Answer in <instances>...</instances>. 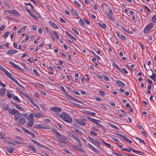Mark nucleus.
<instances>
[{
	"label": "nucleus",
	"instance_id": "nucleus-39",
	"mask_svg": "<svg viewBox=\"0 0 156 156\" xmlns=\"http://www.w3.org/2000/svg\"><path fill=\"white\" fill-rule=\"evenodd\" d=\"M28 99V100L32 104L33 103L34 101L33 98L31 97H30L29 96L27 97V98Z\"/></svg>",
	"mask_w": 156,
	"mask_h": 156
},
{
	"label": "nucleus",
	"instance_id": "nucleus-47",
	"mask_svg": "<svg viewBox=\"0 0 156 156\" xmlns=\"http://www.w3.org/2000/svg\"><path fill=\"white\" fill-rule=\"evenodd\" d=\"M60 88L61 89V90H62V91L65 93H66V94H65L66 95V94H68V93L66 91V90H65V89H64V87H63L62 86L60 87Z\"/></svg>",
	"mask_w": 156,
	"mask_h": 156
},
{
	"label": "nucleus",
	"instance_id": "nucleus-34",
	"mask_svg": "<svg viewBox=\"0 0 156 156\" xmlns=\"http://www.w3.org/2000/svg\"><path fill=\"white\" fill-rule=\"evenodd\" d=\"M50 129H51V131L54 132L56 134H58L59 133L57 131V130L53 127L51 128L50 127Z\"/></svg>",
	"mask_w": 156,
	"mask_h": 156
},
{
	"label": "nucleus",
	"instance_id": "nucleus-58",
	"mask_svg": "<svg viewBox=\"0 0 156 156\" xmlns=\"http://www.w3.org/2000/svg\"><path fill=\"white\" fill-rule=\"evenodd\" d=\"M111 126L115 129L117 130H119V129L117 127L113 124H111Z\"/></svg>",
	"mask_w": 156,
	"mask_h": 156
},
{
	"label": "nucleus",
	"instance_id": "nucleus-43",
	"mask_svg": "<svg viewBox=\"0 0 156 156\" xmlns=\"http://www.w3.org/2000/svg\"><path fill=\"white\" fill-rule=\"evenodd\" d=\"M121 71L123 74H127L128 73V71L125 68H123Z\"/></svg>",
	"mask_w": 156,
	"mask_h": 156
},
{
	"label": "nucleus",
	"instance_id": "nucleus-40",
	"mask_svg": "<svg viewBox=\"0 0 156 156\" xmlns=\"http://www.w3.org/2000/svg\"><path fill=\"white\" fill-rule=\"evenodd\" d=\"M150 77L153 80H156V75L154 73L152 74V75Z\"/></svg>",
	"mask_w": 156,
	"mask_h": 156
},
{
	"label": "nucleus",
	"instance_id": "nucleus-8",
	"mask_svg": "<svg viewBox=\"0 0 156 156\" xmlns=\"http://www.w3.org/2000/svg\"><path fill=\"white\" fill-rule=\"evenodd\" d=\"M113 13L111 9L109 10V13L107 14V16L108 18L112 21H114L115 20V18L112 17Z\"/></svg>",
	"mask_w": 156,
	"mask_h": 156
},
{
	"label": "nucleus",
	"instance_id": "nucleus-64",
	"mask_svg": "<svg viewBox=\"0 0 156 156\" xmlns=\"http://www.w3.org/2000/svg\"><path fill=\"white\" fill-rule=\"evenodd\" d=\"M5 26L4 25H2L0 27V31L3 30L5 28Z\"/></svg>",
	"mask_w": 156,
	"mask_h": 156
},
{
	"label": "nucleus",
	"instance_id": "nucleus-2",
	"mask_svg": "<svg viewBox=\"0 0 156 156\" xmlns=\"http://www.w3.org/2000/svg\"><path fill=\"white\" fill-rule=\"evenodd\" d=\"M154 26V24L152 23H149L147 25L144 29V34H146L152 29Z\"/></svg>",
	"mask_w": 156,
	"mask_h": 156
},
{
	"label": "nucleus",
	"instance_id": "nucleus-53",
	"mask_svg": "<svg viewBox=\"0 0 156 156\" xmlns=\"http://www.w3.org/2000/svg\"><path fill=\"white\" fill-rule=\"evenodd\" d=\"M71 29L74 32L75 34L79 35V33L76 30H75L73 27H72L71 28Z\"/></svg>",
	"mask_w": 156,
	"mask_h": 156
},
{
	"label": "nucleus",
	"instance_id": "nucleus-3",
	"mask_svg": "<svg viewBox=\"0 0 156 156\" xmlns=\"http://www.w3.org/2000/svg\"><path fill=\"white\" fill-rule=\"evenodd\" d=\"M50 110L53 112H55L56 115H57L58 113L62 111V109L59 107L55 106L50 108Z\"/></svg>",
	"mask_w": 156,
	"mask_h": 156
},
{
	"label": "nucleus",
	"instance_id": "nucleus-63",
	"mask_svg": "<svg viewBox=\"0 0 156 156\" xmlns=\"http://www.w3.org/2000/svg\"><path fill=\"white\" fill-rule=\"evenodd\" d=\"M20 93H21L22 95L24 96L26 98H27V97L29 96L28 95L26 94L25 93L22 91H20Z\"/></svg>",
	"mask_w": 156,
	"mask_h": 156
},
{
	"label": "nucleus",
	"instance_id": "nucleus-16",
	"mask_svg": "<svg viewBox=\"0 0 156 156\" xmlns=\"http://www.w3.org/2000/svg\"><path fill=\"white\" fill-rule=\"evenodd\" d=\"M22 116V114L18 111L14 115V120L16 121L18 120L19 119H20Z\"/></svg>",
	"mask_w": 156,
	"mask_h": 156
},
{
	"label": "nucleus",
	"instance_id": "nucleus-61",
	"mask_svg": "<svg viewBox=\"0 0 156 156\" xmlns=\"http://www.w3.org/2000/svg\"><path fill=\"white\" fill-rule=\"evenodd\" d=\"M74 3L78 7H80V5L76 1H74Z\"/></svg>",
	"mask_w": 156,
	"mask_h": 156
},
{
	"label": "nucleus",
	"instance_id": "nucleus-12",
	"mask_svg": "<svg viewBox=\"0 0 156 156\" xmlns=\"http://www.w3.org/2000/svg\"><path fill=\"white\" fill-rule=\"evenodd\" d=\"M11 103L13 106L16 108L17 109H19L20 111H24V109L22 107H21L17 103H15L12 101H11Z\"/></svg>",
	"mask_w": 156,
	"mask_h": 156
},
{
	"label": "nucleus",
	"instance_id": "nucleus-21",
	"mask_svg": "<svg viewBox=\"0 0 156 156\" xmlns=\"http://www.w3.org/2000/svg\"><path fill=\"white\" fill-rule=\"evenodd\" d=\"M17 52L18 51L16 50L11 49L8 50L7 52V53L8 55H12L17 53Z\"/></svg>",
	"mask_w": 156,
	"mask_h": 156
},
{
	"label": "nucleus",
	"instance_id": "nucleus-5",
	"mask_svg": "<svg viewBox=\"0 0 156 156\" xmlns=\"http://www.w3.org/2000/svg\"><path fill=\"white\" fill-rule=\"evenodd\" d=\"M82 140L84 142L85 144H86L87 145L89 146V147L92 150L94 151L95 152H98V150L94 147V146H93L92 145H91L90 143H88L86 140H85L83 138H81Z\"/></svg>",
	"mask_w": 156,
	"mask_h": 156
},
{
	"label": "nucleus",
	"instance_id": "nucleus-19",
	"mask_svg": "<svg viewBox=\"0 0 156 156\" xmlns=\"http://www.w3.org/2000/svg\"><path fill=\"white\" fill-rule=\"evenodd\" d=\"M12 115H15L18 112V111L15 109L9 108L8 111Z\"/></svg>",
	"mask_w": 156,
	"mask_h": 156
},
{
	"label": "nucleus",
	"instance_id": "nucleus-56",
	"mask_svg": "<svg viewBox=\"0 0 156 156\" xmlns=\"http://www.w3.org/2000/svg\"><path fill=\"white\" fill-rule=\"evenodd\" d=\"M95 76L98 77L99 79H103V77L100 75L98 73H96L95 74Z\"/></svg>",
	"mask_w": 156,
	"mask_h": 156
},
{
	"label": "nucleus",
	"instance_id": "nucleus-54",
	"mask_svg": "<svg viewBox=\"0 0 156 156\" xmlns=\"http://www.w3.org/2000/svg\"><path fill=\"white\" fill-rule=\"evenodd\" d=\"M33 71L34 72V73L35 74L37 75V76H39V74L37 72V70L36 69H33Z\"/></svg>",
	"mask_w": 156,
	"mask_h": 156
},
{
	"label": "nucleus",
	"instance_id": "nucleus-44",
	"mask_svg": "<svg viewBox=\"0 0 156 156\" xmlns=\"http://www.w3.org/2000/svg\"><path fill=\"white\" fill-rule=\"evenodd\" d=\"M9 34V31H7L5 33V34L4 35H3L2 37L6 38L8 37Z\"/></svg>",
	"mask_w": 156,
	"mask_h": 156
},
{
	"label": "nucleus",
	"instance_id": "nucleus-50",
	"mask_svg": "<svg viewBox=\"0 0 156 156\" xmlns=\"http://www.w3.org/2000/svg\"><path fill=\"white\" fill-rule=\"evenodd\" d=\"M78 124L83 126H84L85 125V123L82 120H80Z\"/></svg>",
	"mask_w": 156,
	"mask_h": 156
},
{
	"label": "nucleus",
	"instance_id": "nucleus-24",
	"mask_svg": "<svg viewBox=\"0 0 156 156\" xmlns=\"http://www.w3.org/2000/svg\"><path fill=\"white\" fill-rule=\"evenodd\" d=\"M129 150H131V151H132L133 152L136 153L140 155H142L143 154V153L140 151L135 150L130 148H129Z\"/></svg>",
	"mask_w": 156,
	"mask_h": 156
},
{
	"label": "nucleus",
	"instance_id": "nucleus-27",
	"mask_svg": "<svg viewBox=\"0 0 156 156\" xmlns=\"http://www.w3.org/2000/svg\"><path fill=\"white\" fill-rule=\"evenodd\" d=\"M29 140L38 146L41 147L42 146L39 143L34 140L30 139Z\"/></svg>",
	"mask_w": 156,
	"mask_h": 156
},
{
	"label": "nucleus",
	"instance_id": "nucleus-11",
	"mask_svg": "<svg viewBox=\"0 0 156 156\" xmlns=\"http://www.w3.org/2000/svg\"><path fill=\"white\" fill-rule=\"evenodd\" d=\"M26 11L29 14L30 16L34 18V19L35 20H38V19L36 16L33 13L30 11V10L27 7H26Z\"/></svg>",
	"mask_w": 156,
	"mask_h": 156
},
{
	"label": "nucleus",
	"instance_id": "nucleus-17",
	"mask_svg": "<svg viewBox=\"0 0 156 156\" xmlns=\"http://www.w3.org/2000/svg\"><path fill=\"white\" fill-rule=\"evenodd\" d=\"M88 119L90 121H91V122H93V123L95 124H96V123H97L98 122H101V121L100 120L96 119H94L93 118H92L90 117H88Z\"/></svg>",
	"mask_w": 156,
	"mask_h": 156
},
{
	"label": "nucleus",
	"instance_id": "nucleus-26",
	"mask_svg": "<svg viewBox=\"0 0 156 156\" xmlns=\"http://www.w3.org/2000/svg\"><path fill=\"white\" fill-rule=\"evenodd\" d=\"M2 71L4 72L5 73V75L9 77L12 75L5 68L3 69Z\"/></svg>",
	"mask_w": 156,
	"mask_h": 156
},
{
	"label": "nucleus",
	"instance_id": "nucleus-57",
	"mask_svg": "<svg viewBox=\"0 0 156 156\" xmlns=\"http://www.w3.org/2000/svg\"><path fill=\"white\" fill-rule=\"evenodd\" d=\"M90 133L95 136H97L98 134L95 133L94 131H91L90 132Z\"/></svg>",
	"mask_w": 156,
	"mask_h": 156
},
{
	"label": "nucleus",
	"instance_id": "nucleus-23",
	"mask_svg": "<svg viewBox=\"0 0 156 156\" xmlns=\"http://www.w3.org/2000/svg\"><path fill=\"white\" fill-rule=\"evenodd\" d=\"M9 153H11L14 150L13 147H5L4 148Z\"/></svg>",
	"mask_w": 156,
	"mask_h": 156
},
{
	"label": "nucleus",
	"instance_id": "nucleus-7",
	"mask_svg": "<svg viewBox=\"0 0 156 156\" xmlns=\"http://www.w3.org/2000/svg\"><path fill=\"white\" fill-rule=\"evenodd\" d=\"M55 136L58 138L59 140L60 141L62 140H67L66 136L63 135H61V133H59L58 134H55Z\"/></svg>",
	"mask_w": 156,
	"mask_h": 156
},
{
	"label": "nucleus",
	"instance_id": "nucleus-13",
	"mask_svg": "<svg viewBox=\"0 0 156 156\" xmlns=\"http://www.w3.org/2000/svg\"><path fill=\"white\" fill-rule=\"evenodd\" d=\"M28 120L26 122V124L28 126L30 127L32 126L34 124V119H27Z\"/></svg>",
	"mask_w": 156,
	"mask_h": 156
},
{
	"label": "nucleus",
	"instance_id": "nucleus-29",
	"mask_svg": "<svg viewBox=\"0 0 156 156\" xmlns=\"http://www.w3.org/2000/svg\"><path fill=\"white\" fill-rule=\"evenodd\" d=\"M98 24L99 25L100 27L102 29H105L107 28V27L105 23H103L101 24V23H98Z\"/></svg>",
	"mask_w": 156,
	"mask_h": 156
},
{
	"label": "nucleus",
	"instance_id": "nucleus-14",
	"mask_svg": "<svg viewBox=\"0 0 156 156\" xmlns=\"http://www.w3.org/2000/svg\"><path fill=\"white\" fill-rule=\"evenodd\" d=\"M26 122V120L25 118L23 117H21L19 119L18 122V125H23Z\"/></svg>",
	"mask_w": 156,
	"mask_h": 156
},
{
	"label": "nucleus",
	"instance_id": "nucleus-30",
	"mask_svg": "<svg viewBox=\"0 0 156 156\" xmlns=\"http://www.w3.org/2000/svg\"><path fill=\"white\" fill-rule=\"evenodd\" d=\"M5 90L6 89L5 88H2L0 89V94L2 97H3L4 96Z\"/></svg>",
	"mask_w": 156,
	"mask_h": 156
},
{
	"label": "nucleus",
	"instance_id": "nucleus-9",
	"mask_svg": "<svg viewBox=\"0 0 156 156\" xmlns=\"http://www.w3.org/2000/svg\"><path fill=\"white\" fill-rule=\"evenodd\" d=\"M9 63L13 66L14 67H15L16 69L21 71H24L25 70L23 69V68H21L20 66H19L18 65L15 64L13 62H12L9 61Z\"/></svg>",
	"mask_w": 156,
	"mask_h": 156
},
{
	"label": "nucleus",
	"instance_id": "nucleus-37",
	"mask_svg": "<svg viewBox=\"0 0 156 156\" xmlns=\"http://www.w3.org/2000/svg\"><path fill=\"white\" fill-rule=\"evenodd\" d=\"M80 25H81V26H84L85 25V22L82 19H80Z\"/></svg>",
	"mask_w": 156,
	"mask_h": 156
},
{
	"label": "nucleus",
	"instance_id": "nucleus-52",
	"mask_svg": "<svg viewBox=\"0 0 156 156\" xmlns=\"http://www.w3.org/2000/svg\"><path fill=\"white\" fill-rule=\"evenodd\" d=\"M3 3L6 6H7L9 9L10 8V6L9 5V4L6 1H4L3 2Z\"/></svg>",
	"mask_w": 156,
	"mask_h": 156
},
{
	"label": "nucleus",
	"instance_id": "nucleus-36",
	"mask_svg": "<svg viewBox=\"0 0 156 156\" xmlns=\"http://www.w3.org/2000/svg\"><path fill=\"white\" fill-rule=\"evenodd\" d=\"M24 4L25 5H30L31 6V9H32V11L34 12V10H35V9H34V7L32 6V5H31V4H30V3H24Z\"/></svg>",
	"mask_w": 156,
	"mask_h": 156
},
{
	"label": "nucleus",
	"instance_id": "nucleus-1",
	"mask_svg": "<svg viewBox=\"0 0 156 156\" xmlns=\"http://www.w3.org/2000/svg\"><path fill=\"white\" fill-rule=\"evenodd\" d=\"M60 118L63 119L64 121L68 122L70 123L73 121V119L70 116L66 113L62 112L61 114L58 115Z\"/></svg>",
	"mask_w": 156,
	"mask_h": 156
},
{
	"label": "nucleus",
	"instance_id": "nucleus-4",
	"mask_svg": "<svg viewBox=\"0 0 156 156\" xmlns=\"http://www.w3.org/2000/svg\"><path fill=\"white\" fill-rule=\"evenodd\" d=\"M34 127L37 129H50V127L44 124H39L36 125Z\"/></svg>",
	"mask_w": 156,
	"mask_h": 156
},
{
	"label": "nucleus",
	"instance_id": "nucleus-59",
	"mask_svg": "<svg viewBox=\"0 0 156 156\" xmlns=\"http://www.w3.org/2000/svg\"><path fill=\"white\" fill-rule=\"evenodd\" d=\"M34 117V115H33V114L31 113L29 115V117L28 118V119H32L34 120V118H33V117Z\"/></svg>",
	"mask_w": 156,
	"mask_h": 156
},
{
	"label": "nucleus",
	"instance_id": "nucleus-38",
	"mask_svg": "<svg viewBox=\"0 0 156 156\" xmlns=\"http://www.w3.org/2000/svg\"><path fill=\"white\" fill-rule=\"evenodd\" d=\"M28 147L31 149L34 152H35L36 150L35 147L34 146L30 145H29Z\"/></svg>",
	"mask_w": 156,
	"mask_h": 156
},
{
	"label": "nucleus",
	"instance_id": "nucleus-60",
	"mask_svg": "<svg viewBox=\"0 0 156 156\" xmlns=\"http://www.w3.org/2000/svg\"><path fill=\"white\" fill-rule=\"evenodd\" d=\"M71 92H72L73 93L76 94V95H80V94L79 93V92H78L77 91H75V90H72L71 91Z\"/></svg>",
	"mask_w": 156,
	"mask_h": 156
},
{
	"label": "nucleus",
	"instance_id": "nucleus-32",
	"mask_svg": "<svg viewBox=\"0 0 156 156\" xmlns=\"http://www.w3.org/2000/svg\"><path fill=\"white\" fill-rule=\"evenodd\" d=\"M2 108L5 110H8L9 109V105H2Z\"/></svg>",
	"mask_w": 156,
	"mask_h": 156
},
{
	"label": "nucleus",
	"instance_id": "nucleus-33",
	"mask_svg": "<svg viewBox=\"0 0 156 156\" xmlns=\"http://www.w3.org/2000/svg\"><path fill=\"white\" fill-rule=\"evenodd\" d=\"M34 117L35 118H39L41 116V114L40 113H34Z\"/></svg>",
	"mask_w": 156,
	"mask_h": 156
},
{
	"label": "nucleus",
	"instance_id": "nucleus-22",
	"mask_svg": "<svg viewBox=\"0 0 156 156\" xmlns=\"http://www.w3.org/2000/svg\"><path fill=\"white\" fill-rule=\"evenodd\" d=\"M49 23L51 26L55 29H57L58 28V26L52 21H49Z\"/></svg>",
	"mask_w": 156,
	"mask_h": 156
},
{
	"label": "nucleus",
	"instance_id": "nucleus-62",
	"mask_svg": "<svg viewBox=\"0 0 156 156\" xmlns=\"http://www.w3.org/2000/svg\"><path fill=\"white\" fill-rule=\"evenodd\" d=\"M115 134L119 136H120V137L122 138H123V137H124V136L123 135H122L121 134H120L118 132H116Z\"/></svg>",
	"mask_w": 156,
	"mask_h": 156
},
{
	"label": "nucleus",
	"instance_id": "nucleus-20",
	"mask_svg": "<svg viewBox=\"0 0 156 156\" xmlns=\"http://www.w3.org/2000/svg\"><path fill=\"white\" fill-rule=\"evenodd\" d=\"M71 10L72 11L73 14L76 16V18L77 19L79 18L80 16L78 14L76 10H74L72 8H71Z\"/></svg>",
	"mask_w": 156,
	"mask_h": 156
},
{
	"label": "nucleus",
	"instance_id": "nucleus-42",
	"mask_svg": "<svg viewBox=\"0 0 156 156\" xmlns=\"http://www.w3.org/2000/svg\"><path fill=\"white\" fill-rule=\"evenodd\" d=\"M152 20L153 22L156 23V15H154L152 18Z\"/></svg>",
	"mask_w": 156,
	"mask_h": 156
},
{
	"label": "nucleus",
	"instance_id": "nucleus-31",
	"mask_svg": "<svg viewBox=\"0 0 156 156\" xmlns=\"http://www.w3.org/2000/svg\"><path fill=\"white\" fill-rule=\"evenodd\" d=\"M12 99L15 100L17 101L18 102H21V101L19 99L17 96L14 95L12 97Z\"/></svg>",
	"mask_w": 156,
	"mask_h": 156
},
{
	"label": "nucleus",
	"instance_id": "nucleus-51",
	"mask_svg": "<svg viewBox=\"0 0 156 156\" xmlns=\"http://www.w3.org/2000/svg\"><path fill=\"white\" fill-rule=\"evenodd\" d=\"M113 65L115 67V69H117L120 70V69L119 66L115 63H114L113 64Z\"/></svg>",
	"mask_w": 156,
	"mask_h": 156
},
{
	"label": "nucleus",
	"instance_id": "nucleus-18",
	"mask_svg": "<svg viewBox=\"0 0 156 156\" xmlns=\"http://www.w3.org/2000/svg\"><path fill=\"white\" fill-rule=\"evenodd\" d=\"M66 96H67V97H68L70 99H71L75 101H76V102H78L79 103H81V101L69 95L66 94Z\"/></svg>",
	"mask_w": 156,
	"mask_h": 156
},
{
	"label": "nucleus",
	"instance_id": "nucleus-49",
	"mask_svg": "<svg viewBox=\"0 0 156 156\" xmlns=\"http://www.w3.org/2000/svg\"><path fill=\"white\" fill-rule=\"evenodd\" d=\"M136 139H137V140H138L139 141V142L140 143H143L144 144H145V143L144 141L143 140H142L140 139L139 138H138V137H136Z\"/></svg>",
	"mask_w": 156,
	"mask_h": 156
},
{
	"label": "nucleus",
	"instance_id": "nucleus-6",
	"mask_svg": "<svg viewBox=\"0 0 156 156\" xmlns=\"http://www.w3.org/2000/svg\"><path fill=\"white\" fill-rule=\"evenodd\" d=\"M4 12H7L10 14H12L14 15H16L17 16H19L20 14L18 12L15 10H4Z\"/></svg>",
	"mask_w": 156,
	"mask_h": 156
},
{
	"label": "nucleus",
	"instance_id": "nucleus-46",
	"mask_svg": "<svg viewBox=\"0 0 156 156\" xmlns=\"http://www.w3.org/2000/svg\"><path fill=\"white\" fill-rule=\"evenodd\" d=\"M53 33L55 37L57 39H59V37L58 35L57 34V33L55 31H54Z\"/></svg>",
	"mask_w": 156,
	"mask_h": 156
},
{
	"label": "nucleus",
	"instance_id": "nucleus-10",
	"mask_svg": "<svg viewBox=\"0 0 156 156\" xmlns=\"http://www.w3.org/2000/svg\"><path fill=\"white\" fill-rule=\"evenodd\" d=\"M9 78L15 82L19 87L23 89H25V87L23 85L20 84L14 77L11 76V75L9 76Z\"/></svg>",
	"mask_w": 156,
	"mask_h": 156
},
{
	"label": "nucleus",
	"instance_id": "nucleus-48",
	"mask_svg": "<svg viewBox=\"0 0 156 156\" xmlns=\"http://www.w3.org/2000/svg\"><path fill=\"white\" fill-rule=\"evenodd\" d=\"M74 131L79 134L81 135L83 134L82 131L80 130L75 129H74Z\"/></svg>",
	"mask_w": 156,
	"mask_h": 156
},
{
	"label": "nucleus",
	"instance_id": "nucleus-41",
	"mask_svg": "<svg viewBox=\"0 0 156 156\" xmlns=\"http://www.w3.org/2000/svg\"><path fill=\"white\" fill-rule=\"evenodd\" d=\"M21 129L22 130H23L24 132L26 133H27L28 134L30 132V131H29L28 130L26 129V128L22 127H21Z\"/></svg>",
	"mask_w": 156,
	"mask_h": 156
},
{
	"label": "nucleus",
	"instance_id": "nucleus-28",
	"mask_svg": "<svg viewBox=\"0 0 156 156\" xmlns=\"http://www.w3.org/2000/svg\"><path fill=\"white\" fill-rule=\"evenodd\" d=\"M88 138L89 139L90 141L93 144L96 145V140L93 138L90 137V136H88Z\"/></svg>",
	"mask_w": 156,
	"mask_h": 156
},
{
	"label": "nucleus",
	"instance_id": "nucleus-45",
	"mask_svg": "<svg viewBox=\"0 0 156 156\" xmlns=\"http://www.w3.org/2000/svg\"><path fill=\"white\" fill-rule=\"evenodd\" d=\"M123 138L127 142H128V143H132V141L131 140H130L129 139L127 138H126V137L124 136V137H123Z\"/></svg>",
	"mask_w": 156,
	"mask_h": 156
},
{
	"label": "nucleus",
	"instance_id": "nucleus-15",
	"mask_svg": "<svg viewBox=\"0 0 156 156\" xmlns=\"http://www.w3.org/2000/svg\"><path fill=\"white\" fill-rule=\"evenodd\" d=\"M71 137L73 138L75 140H79V138L77 136L75 135H74L72 132L68 131L67 133Z\"/></svg>",
	"mask_w": 156,
	"mask_h": 156
},
{
	"label": "nucleus",
	"instance_id": "nucleus-35",
	"mask_svg": "<svg viewBox=\"0 0 156 156\" xmlns=\"http://www.w3.org/2000/svg\"><path fill=\"white\" fill-rule=\"evenodd\" d=\"M66 34H67L69 37H71L73 39L76 40V39L71 34H70L69 32L68 31H66Z\"/></svg>",
	"mask_w": 156,
	"mask_h": 156
},
{
	"label": "nucleus",
	"instance_id": "nucleus-55",
	"mask_svg": "<svg viewBox=\"0 0 156 156\" xmlns=\"http://www.w3.org/2000/svg\"><path fill=\"white\" fill-rule=\"evenodd\" d=\"M144 6L148 13H150L151 12V11L148 8L147 6L146 5H144Z\"/></svg>",
	"mask_w": 156,
	"mask_h": 156
},
{
	"label": "nucleus",
	"instance_id": "nucleus-25",
	"mask_svg": "<svg viewBox=\"0 0 156 156\" xmlns=\"http://www.w3.org/2000/svg\"><path fill=\"white\" fill-rule=\"evenodd\" d=\"M116 83L119 86L121 87H124L125 86V84L123 82L119 80H117Z\"/></svg>",
	"mask_w": 156,
	"mask_h": 156
}]
</instances>
